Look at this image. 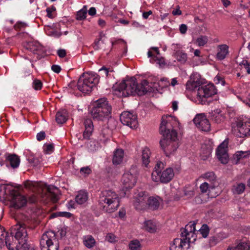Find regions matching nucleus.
Wrapping results in <instances>:
<instances>
[{
  "label": "nucleus",
  "mask_w": 250,
  "mask_h": 250,
  "mask_svg": "<svg viewBox=\"0 0 250 250\" xmlns=\"http://www.w3.org/2000/svg\"><path fill=\"white\" fill-rule=\"evenodd\" d=\"M24 187L30 190H34L37 186V184L33 181H26L24 182Z\"/></svg>",
  "instance_id": "49530a36"
},
{
  "label": "nucleus",
  "mask_w": 250,
  "mask_h": 250,
  "mask_svg": "<svg viewBox=\"0 0 250 250\" xmlns=\"http://www.w3.org/2000/svg\"><path fill=\"white\" fill-rule=\"evenodd\" d=\"M218 48L216 58L220 61L225 59L229 53V46L227 44H221L218 46Z\"/></svg>",
  "instance_id": "412c9836"
},
{
  "label": "nucleus",
  "mask_w": 250,
  "mask_h": 250,
  "mask_svg": "<svg viewBox=\"0 0 250 250\" xmlns=\"http://www.w3.org/2000/svg\"><path fill=\"white\" fill-rule=\"evenodd\" d=\"M57 55L60 58H63L65 57L66 55V50L63 49H59L57 51Z\"/></svg>",
  "instance_id": "bf43d9fd"
},
{
  "label": "nucleus",
  "mask_w": 250,
  "mask_h": 250,
  "mask_svg": "<svg viewBox=\"0 0 250 250\" xmlns=\"http://www.w3.org/2000/svg\"><path fill=\"white\" fill-rule=\"evenodd\" d=\"M129 249L131 250H141V244L138 240H133L129 244Z\"/></svg>",
  "instance_id": "4c0bfd02"
},
{
  "label": "nucleus",
  "mask_w": 250,
  "mask_h": 250,
  "mask_svg": "<svg viewBox=\"0 0 250 250\" xmlns=\"http://www.w3.org/2000/svg\"><path fill=\"white\" fill-rule=\"evenodd\" d=\"M199 77V75H191L186 83V89L191 91L198 88L197 95L199 101L202 104L208 105L211 102L209 98L217 93V89L212 83L202 85Z\"/></svg>",
  "instance_id": "7ed1b4c3"
},
{
  "label": "nucleus",
  "mask_w": 250,
  "mask_h": 250,
  "mask_svg": "<svg viewBox=\"0 0 250 250\" xmlns=\"http://www.w3.org/2000/svg\"><path fill=\"white\" fill-rule=\"evenodd\" d=\"M45 133L44 131H41L39 133H37L36 136L37 140L39 141H41L44 139L45 137Z\"/></svg>",
  "instance_id": "13d9d810"
},
{
  "label": "nucleus",
  "mask_w": 250,
  "mask_h": 250,
  "mask_svg": "<svg viewBox=\"0 0 250 250\" xmlns=\"http://www.w3.org/2000/svg\"><path fill=\"white\" fill-rule=\"evenodd\" d=\"M44 31L46 33V34L48 36L54 37L55 38L60 37L62 34L57 31L54 28V25H46L44 26Z\"/></svg>",
  "instance_id": "a878e982"
},
{
  "label": "nucleus",
  "mask_w": 250,
  "mask_h": 250,
  "mask_svg": "<svg viewBox=\"0 0 250 250\" xmlns=\"http://www.w3.org/2000/svg\"><path fill=\"white\" fill-rule=\"evenodd\" d=\"M139 171L136 166H132L128 171L124 173L122 181L126 189L132 188L135 185Z\"/></svg>",
  "instance_id": "ddd939ff"
},
{
  "label": "nucleus",
  "mask_w": 250,
  "mask_h": 250,
  "mask_svg": "<svg viewBox=\"0 0 250 250\" xmlns=\"http://www.w3.org/2000/svg\"><path fill=\"white\" fill-rule=\"evenodd\" d=\"M236 126L239 134L237 135L240 137H248L250 136V122H244L238 121Z\"/></svg>",
  "instance_id": "a211bd4d"
},
{
  "label": "nucleus",
  "mask_w": 250,
  "mask_h": 250,
  "mask_svg": "<svg viewBox=\"0 0 250 250\" xmlns=\"http://www.w3.org/2000/svg\"><path fill=\"white\" fill-rule=\"evenodd\" d=\"M88 199V194L84 191H80L75 197L76 202L78 204L82 205L84 204Z\"/></svg>",
  "instance_id": "bb28decb"
},
{
  "label": "nucleus",
  "mask_w": 250,
  "mask_h": 250,
  "mask_svg": "<svg viewBox=\"0 0 250 250\" xmlns=\"http://www.w3.org/2000/svg\"><path fill=\"white\" fill-rule=\"evenodd\" d=\"M100 76L95 73L82 75L77 82V89L84 94H89L99 82Z\"/></svg>",
  "instance_id": "1a4fd4ad"
},
{
  "label": "nucleus",
  "mask_w": 250,
  "mask_h": 250,
  "mask_svg": "<svg viewBox=\"0 0 250 250\" xmlns=\"http://www.w3.org/2000/svg\"><path fill=\"white\" fill-rule=\"evenodd\" d=\"M32 86L36 90H40L42 87V83L39 79H35L33 82Z\"/></svg>",
  "instance_id": "a18cd8bd"
},
{
  "label": "nucleus",
  "mask_w": 250,
  "mask_h": 250,
  "mask_svg": "<svg viewBox=\"0 0 250 250\" xmlns=\"http://www.w3.org/2000/svg\"><path fill=\"white\" fill-rule=\"evenodd\" d=\"M27 25L25 23L18 21L14 25V29L17 31H21L25 29Z\"/></svg>",
  "instance_id": "09e8293b"
},
{
  "label": "nucleus",
  "mask_w": 250,
  "mask_h": 250,
  "mask_svg": "<svg viewBox=\"0 0 250 250\" xmlns=\"http://www.w3.org/2000/svg\"><path fill=\"white\" fill-rule=\"evenodd\" d=\"M82 239L83 245L88 249H93L96 245V240L91 235H84Z\"/></svg>",
  "instance_id": "5701e85b"
},
{
  "label": "nucleus",
  "mask_w": 250,
  "mask_h": 250,
  "mask_svg": "<svg viewBox=\"0 0 250 250\" xmlns=\"http://www.w3.org/2000/svg\"><path fill=\"white\" fill-rule=\"evenodd\" d=\"M87 10L84 6L83 9L77 12L76 19L79 21H82L85 19L86 17Z\"/></svg>",
  "instance_id": "58836bf2"
},
{
  "label": "nucleus",
  "mask_w": 250,
  "mask_h": 250,
  "mask_svg": "<svg viewBox=\"0 0 250 250\" xmlns=\"http://www.w3.org/2000/svg\"><path fill=\"white\" fill-rule=\"evenodd\" d=\"M165 165L162 162H158L152 173V180L155 182L160 181L162 183H167L173 178L174 173L171 167L167 168L163 171Z\"/></svg>",
  "instance_id": "9d476101"
},
{
  "label": "nucleus",
  "mask_w": 250,
  "mask_h": 250,
  "mask_svg": "<svg viewBox=\"0 0 250 250\" xmlns=\"http://www.w3.org/2000/svg\"><path fill=\"white\" fill-rule=\"evenodd\" d=\"M83 125H84V130L83 132L82 140H89L94 129V125L91 119L89 118L85 119Z\"/></svg>",
  "instance_id": "6ab92c4d"
},
{
  "label": "nucleus",
  "mask_w": 250,
  "mask_h": 250,
  "mask_svg": "<svg viewBox=\"0 0 250 250\" xmlns=\"http://www.w3.org/2000/svg\"><path fill=\"white\" fill-rule=\"evenodd\" d=\"M68 119V115L65 110H62L57 112L56 115V121L59 124H63L65 123Z\"/></svg>",
  "instance_id": "b1692460"
},
{
  "label": "nucleus",
  "mask_w": 250,
  "mask_h": 250,
  "mask_svg": "<svg viewBox=\"0 0 250 250\" xmlns=\"http://www.w3.org/2000/svg\"><path fill=\"white\" fill-rule=\"evenodd\" d=\"M51 69L53 72L56 73H59L60 72L62 69L60 65L53 64L51 66Z\"/></svg>",
  "instance_id": "052dcab7"
},
{
  "label": "nucleus",
  "mask_w": 250,
  "mask_h": 250,
  "mask_svg": "<svg viewBox=\"0 0 250 250\" xmlns=\"http://www.w3.org/2000/svg\"><path fill=\"white\" fill-rule=\"evenodd\" d=\"M250 245L248 243L245 242H241L235 247H229L227 250H250Z\"/></svg>",
  "instance_id": "2f4dec72"
},
{
  "label": "nucleus",
  "mask_w": 250,
  "mask_h": 250,
  "mask_svg": "<svg viewBox=\"0 0 250 250\" xmlns=\"http://www.w3.org/2000/svg\"><path fill=\"white\" fill-rule=\"evenodd\" d=\"M41 250H58L59 243L56 235L53 231H47L40 240Z\"/></svg>",
  "instance_id": "f8f14e48"
},
{
  "label": "nucleus",
  "mask_w": 250,
  "mask_h": 250,
  "mask_svg": "<svg viewBox=\"0 0 250 250\" xmlns=\"http://www.w3.org/2000/svg\"><path fill=\"white\" fill-rule=\"evenodd\" d=\"M240 65L242 69H245L248 74H250V62L247 60H243L240 63Z\"/></svg>",
  "instance_id": "37998d69"
},
{
  "label": "nucleus",
  "mask_w": 250,
  "mask_h": 250,
  "mask_svg": "<svg viewBox=\"0 0 250 250\" xmlns=\"http://www.w3.org/2000/svg\"><path fill=\"white\" fill-rule=\"evenodd\" d=\"M43 149L46 153L50 154L53 152L54 148L52 144H45L43 146Z\"/></svg>",
  "instance_id": "3c124183"
},
{
  "label": "nucleus",
  "mask_w": 250,
  "mask_h": 250,
  "mask_svg": "<svg viewBox=\"0 0 250 250\" xmlns=\"http://www.w3.org/2000/svg\"><path fill=\"white\" fill-rule=\"evenodd\" d=\"M73 215L72 214H71L70 212H66V211H59V212H53L51 213L49 217H48V219H53L56 217H65V218H70Z\"/></svg>",
  "instance_id": "473e14b6"
},
{
  "label": "nucleus",
  "mask_w": 250,
  "mask_h": 250,
  "mask_svg": "<svg viewBox=\"0 0 250 250\" xmlns=\"http://www.w3.org/2000/svg\"><path fill=\"white\" fill-rule=\"evenodd\" d=\"M202 177L210 182L211 185L214 184V182L216 181V176L214 172L212 171L207 172L204 173L202 175Z\"/></svg>",
  "instance_id": "c9c22d12"
},
{
  "label": "nucleus",
  "mask_w": 250,
  "mask_h": 250,
  "mask_svg": "<svg viewBox=\"0 0 250 250\" xmlns=\"http://www.w3.org/2000/svg\"><path fill=\"white\" fill-rule=\"evenodd\" d=\"M228 146V141L225 140L218 146L216 152L218 160L224 164L228 163L229 161Z\"/></svg>",
  "instance_id": "f3484780"
},
{
  "label": "nucleus",
  "mask_w": 250,
  "mask_h": 250,
  "mask_svg": "<svg viewBox=\"0 0 250 250\" xmlns=\"http://www.w3.org/2000/svg\"><path fill=\"white\" fill-rule=\"evenodd\" d=\"M27 239L26 225L17 224L12 229L11 232L6 237L4 245L8 250H19L20 248L28 250L29 245L27 244Z\"/></svg>",
  "instance_id": "f03ea898"
},
{
  "label": "nucleus",
  "mask_w": 250,
  "mask_h": 250,
  "mask_svg": "<svg viewBox=\"0 0 250 250\" xmlns=\"http://www.w3.org/2000/svg\"><path fill=\"white\" fill-rule=\"evenodd\" d=\"M149 51H151L153 54L155 55H159L160 54V51L159 50V48L157 47H152L150 48V49Z\"/></svg>",
  "instance_id": "774afa93"
},
{
  "label": "nucleus",
  "mask_w": 250,
  "mask_h": 250,
  "mask_svg": "<svg viewBox=\"0 0 250 250\" xmlns=\"http://www.w3.org/2000/svg\"><path fill=\"white\" fill-rule=\"evenodd\" d=\"M23 47L25 50L38 55V59H40L45 55V51L44 47L37 41H33L24 42Z\"/></svg>",
  "instance_id": "4468645a"
},
{
  "label": "nucleus",
  "mask_w": 250,
  "mask_h": 250,
  "mask_svg": "<svg viewBox=\"0 0 250 250\" xmlns=\"http://www.w3.org/2000/svg\"><path fill=\"white\" fill-rule=\"evenodd\" d=\"M174 57L181 63H185L187 61V55L183 50H177L174 54Z\"/></svg>",
  "instance_id": "cd10ccee"
},
{
  "label": "nucleus",
  "mask_w": 250,
  "mask_h": 250,
  "mask_svg": "<svg viewBox=\"0 0 250 250\" xmlns=\"http://www.w3.org/2000/svg\"><path fill=\"white\" fill-rule=\"evenodd\" d=\"M112 107L107 99L101 98L93 104L90 111L91 116L94 121H104L111 117Z\"/></svg>",
  "instance_id": "423d86ee"
},
{
  "label": "nucleus",
  "mask_w": 250,
  "mask_h": 250,
  "mask_svg": "<svg viewBox=\"0 0 250 250\" xmlns=\"http://www.w3.org/2000/svg\"><path fill=\"white\" fill-rule=\"evenodd\" d=\"M149 83L146 80H144L138 84L136 80L131 77L126 80H123L119 83H116L113 86L114 90L122 92L123 96L127 97L129 95L136 94L141 96L145 95L148 91Z\"/></svg>",
  "instance_id": "20e7f679"
},
{
  "label": "nucleus",
  "mask_w": 250,
  "mask_h": 250,
  "mask_svg": "<svg viewBox=\"0 0 250 250\" xmlns=\"http://www.w3.org/2000/svg\"><path fill=\"white\" fill-rule=\"evenodd\" d=\"M101 40V38H100L99 39H97L95 40L93 44V47L94 49L95 50H98L100 48V41Z\"/></svg>",
  "instance_id": "6e6d98bb"
},
{
  "label": "nucleus",
  "mask_w": 250,
  "mask_h": 250,
  "mask_svg": "<svg viewBox=\"0 0 250 250\" xmlns=\"http://www.w3.org/2000/svg\"><path fill=\"white\" fill-rule=\"evenodd\" d=\"M215 186V184L209 185L207 182H204L202 183L200 186V191L202 193H207V195H208L209 197V195L208 192L210 191V189L214 188Z\"/></svg>",
  "instance_id": "c756f323"
},
{
  "label": "nucleus",
  "mask_w": 250,
  "mask_h": 250,
  "mask_svg": "<svg viewBox=\"0 0 250 250\" xmlns=\"http://www.w3.org/2000/svg\"><path fill=\"white\" fill-rule=\"evenodd\" d=\"M250 155V151H238L235 153V156L237 160H240L242 158H247Z\"/></svg>",
  "instance_id": "a19ab883"
},
{
  "label": "nucleus",
  "mask_w": 250,
  "mask_h": 250,
  "mask_svg": "<svg viewBox=\"0 0 250 250\" xmlns=\"http://www.w3.org/2000/svg\"><path fill=\"white\" fill-rule=\"evenodd\" d=\"M105 239L110 243H114L117 241V238L114 234L111 233L107 234Z\"/></svg>",
  "instance_id": "8fccbe9b"
},
{
  "label": "nucleus",
  "mask_w": 250,
  "mask_h": 250,
  "mask_svg": "<svg viewBox=\"0 0 250 250\" xmlns=\"http://www.w3.org/2000/svg\"><path fill=\"white\" fill-rule=\"evenodd\" d=\"M193 121L197 127L201 130L205 132L210 130V125L205 113L197 114Z\"/></svg>",
  "instance_id": "dca6fc26"
},
{
  "label": "nucleus",
  "mask_w": 250,
  "mask_h": 250,
  "mask_svg": "<svg viewBox=\"0 0 250 250\" xmlns=\"http://www.w3.org/2000/svg\"><path fill=\"white\" fill-rule=\"evenodd\" d=\"M199 231L204 238H206L209 233V227L207 225L203 224Z\"/></svg>",
  "instance_id": "79ce46f5"
},
{
  "label": "nucleus",
  "mask_w": 250,
  "mask_h": 250,
  "mask_svg": "<svg viewBox=\"0 0 250 250\" xmlns=\"http://www.w3.org/2000/svg\"><path fill=\"white\" fill-rule=\"evenodd\" d=\"M99 202L103 210L108 213L114 212L120 205L119 196L112 190L102 191L100 194Z\"/></svg>",
  "instance_id": "0eeeda50"
},
{
  "label": "nucleus",
  "mask_w": 250,
  "mask_h": 250,
  "mask_svg": "<svg viewBox=\"0 0 250 250\" xmlns=\"http://www.w3.org/2000/svg\"><path fill=\"white\" fill-rule=\"evenodd\" d=\"M214 82L216 84L220 83L222 85L224 86L226 83V82L224 79L220 76L217 75L214 79Z\"/></svg>",
  "instance_id": "864d4df0"
},
{
  "label": "nucleus",
  "mask_w": 250,
  "mask_h": 250,
  "mask_svg": "<svg viewBox=\"0 0 250 250\" xmlns=\"http://www.w3.org/2000/svg\"><path fill=\"white\" fill-rule=\"evenodd\" d=\"M196 223L189 222L184 229H181V235L182 238H177L173 240L170 246V250H185L187 249L189 246L190 240L193 237L195 232Z\"/></svg>",
  "instance_id": "39448f33"
},
{
  "label": "nucleus",
  "mask_w": 250,
  "mask_h": 250,
  "mask_svg": "<svg viewBox=\"0 0 250 250\" xmlns=\"http://www.w3.org/2000/svg\"><path fill=\"white\" fill-rule=\"evenodd\" d=\"M150 149L148 147H146L142 151V160L143 165L146 167H148L150 163Z\"/></svg>",
  "instance_id": "393cba45"
},
{
  "label": "nucleus",
  "mask_w": 250,
  "mask_h": 250,
  "mask_svg": "<svg viewBox=\"0 0 250 250\" xmlns=\"http://www.w3.org/2000/svg\"><path fill=\"white\" fill-rule=\"evenodd\" d=\"M111 43L113 47L116 45H119L122 47L124 45V43L126 42L123 39H119L115 41H112Z\"/></svg>",
  "instance_id": "5fc2aeb1"
},
{
  "label": "nucleus",
  "mask_w": 250,
  "mask_h": 250,
  "mask_svg": "<svg viewBox=\"0 0 250 250\" xmlns=\"http://www.w3.org/2000/svg\"><path fill=\"white\" fill-rule=\"evenodd\" d=\"M184 194L188 198H190L192 197L194 195V192L192 190H188L185 189L184 191Z\"/></svg>",
  "instance_id": "0e129e2a"
},
{
  "label": "nucleus",
  "mask_w": 250,
  "mask_h": 250,
  "mask_svg": "<svg viewBox=\"0 0 250 250\" xmlns=\"http://www.w3.org/2000/svg\"><path fill=\"white\" fill-rule=\"evenodd\" d=\"M147 55L148 58H151L152 59L154 60L157 63L159 64L160 66L163 67L166 64L164 58H159L157 56H155L151 51H148L147 52Z\"/></svg>",
  "instance_id": "c85d7f7f"
},
{
  "label": "nucleus",
  "mask_w": 250,
  "mask_h": 250,
  "mask_svg": "<svg viewBox=\"0 0 250 250\" xmlns=\"http://www.w3.org/2000/svg\"><path fill=\"white\" fill-rule=\"evenodd\" d=\"M80 172L82 175H83L84 176H87L91 173L92 170L89 166H87L81 167L80 170Z\"/></svg>",
  "instance_id": "de8ad7c7"
},
{
  "label": "nucleus",
  "mask_w": 250,
  "mask_h": 250,
  "mask_svg": "<svg viewBox=\"0 0 250 250\" xmlns=\"http://www.w3.org/2000/svg\"><path fill=\"white\" fill-rule=\"evenodd\" d=\"M120 121L123 124L131 128H136L138 125L136 115L129 111H124L121 114Z\"/></svg>",
  "instance_id": "2eb2a0df"
},
{
  "label": "nucleus",
  "mask_w": 250,
  "mask_h": 250,
  "mask_svg": "<svg viewBox=\"0 0 250 250\" xmlns=\"http://www.w3.org/2000/svg\"><path fill=\"white\" fill-rule=\"evenodd\" d=\"M48 196L50 198L51 201L53 203H56L58 201V195L54 192L51 191L49 188H47Z\"/></svg>",
  "instance_id": "c03bdc74"
},
{
  "label": "nucleus",
  "mask_w": 250,
  "mask_h": 250,
  "mask_svg": "<svg viewBox=\"0 0 250 250\" xmlns=\"http://www.w3.org/2000/svg\"><path fill=\"white\" fill-rule=\"evenodd\" d=\"M161 199L157 197H149L147 198L144 192H140L135 197L134 200V206L136 210H140L146 208L155 210L158 208Z\"/></svg>",
  "instance_id": "6e6552de"
},
{
  "label": "nucleus",
  "mask_w": 250,
  "mask_h": 250,
  "mask_svg": "<svg viewBox=\"0 0 250 250\" xmlns=\"http://www.w3.org/2000/svg\"><path fill=\"white\" fill-rule=\"evenodd\" d=\"M124 156V150L122 149H117L114 152L112 158L113 164L118 165L122 163Z\"/></svg>",
  "instance_id": "4be33fe9"
},
{
  "label": "nucleus",
  "mask_w": 250,
  "mask_h": 250,
  "mask_svg": "<svg viewBox=\"0 0 250 250\" xmlns=\"http://www.w3.org/2000/svg\"><path fill=\"white\" fill-rule=\"evenodd\" d=\"M66 234V228H62L59 229L57 232V235L60 236L61 238H63L65 236Z\"/></svg>",
  "instance_id": "4d7b16f0"
},
{
  "label": "nucleus",
  "mask_w": 250,
  "mask_h": 250,
  "mask_svg": "<svg viewBox=\"0 0 250 250\" xmlns=\"http://www.w3.org/2000/svg\"><path fill=\"white\" fill-rule=\"evenodd\" d=\"M144 224L145 227L148 231L152 233L156 231V225L153 220H146Z\"/></svg>",
  "instance_id": "7c9ffc66"
},
{
  "label": "nucleus",
  "mask_w": 250,
  "mask_h": 250,
  "mask_svg": "<svg viewBox=\"0 0 250 250\" xmlns=\"http://www.w3.org/2000/svg\"><path fill=\"white\" fill-rule=\"evenodd\" d=\"M113 71L112 68H108L105 66L102 67L101 69L99 70V72L100 74L102 76V77H108L109 75V73Z\"/></svg>",
  "instance_id": "ea45409f"
},
{
  "label": "nucleus",
  "mask_w": 250,
  "mask_h": 250,
  "mask_svg": "<svg viewBox=\"0 0 250 250\" xmlns=\"http://www.w3.org/2000/svg\"><path fill=\"white\" fill-rule=\"evenodd\" d=\"M188 29L187 26L185 24H182L180 26L179 30L181 34H185Z\"/></svg>",
  "instance_id": "338daca9"
},
{
  "label": "nucleus",
  "mask_w": 250,
  "mask_h": 250,
  "mask_svg": "<svg viewBox=\"0 0 250 250\" xmlns=\"http://www.w3.org/2000/svg\"><path fill=\"white\" fill-rule=\"evenodd\" d=\"M76 205V201H74L73 200H70L66 204L67 207L69 208H75Z\"/></svg>",
  "instance_id": "e2e57ef3"
},
{
  "label": "nucleus",
  "mask_w": 250,
  "mask_h": 250,
  "mask_svg": "<svg viewBox=\"0 0 250 250\" xmlns=\"http://www.w3.org/2000/svg\"><path fill=\"white\" fill-rule=\"evenodd\" d=\"M208 38L205 35H201L198 37L195 41V43L199 47L204 46L208 42Z\"/></svg>",
  "instance_id": "72a5a7b5"
},
{
  "label": "nucleus",
  "mask_w": 250,
  "mask_h": 250,
  "mask_svg": "<svg viewBox=\"0 0 250 250\" xmlns=\"http://www.w3.org/2000/svg\"><path fill=\"white\" fill-rule=\"evenodd\" d=\"M29 162L32 164L33 166H37L39 164L40 161L37 158H33L29 159Z\"/></svg>",
  "instance_id": "69168bd1"
},
{
  "label": "nucleus",
  "mask_w": 250,
  "mask_h": 250,
  "mask_svg": "<svg viewBox=\"0 0 250 250\" xmlns=\"http://www.w3.org/2000/svg\"><path fill=\"white\" fill-rule=\"evenodd\" d=\"M56 8L55 7L52 6L51 8H47L46 10L47 12V16L48 17L50 18H53V16L52 14V12L54 11H55Z\"/></svg>",
  "instance_id": "680f3d73"
},
{
  "label": "nucleus",
  "mask_w": 250,
  "mask_h": 250,
  "mask_svg": "<svg viewBox=\"0 0 250 250\" xmlns=\"http://www.w3.org/2000/svg\"><path fill=\"white\" fill-rule=\"evenodd\" d=\"M5 160L7 165L9 164L13 168L18 167L20 163V157L15 154L6 153Z\"/></svg>",
  "instance_id": "aec40b11"
},
{
  "label": "nucleus",
  "mask_w": 250,
  "mask_h": 250,
  "mask_svg": "<svg viewBox=\"0 0 250 250\" xmlns=\"http://www.w3.org/2000/svg\"><path fill=\"white\" fill-rule=\"evenodd\" d=\"M9 233L6 231L5 229L0 225V247L4 246V241Z\"/></svg>",
  "instance_id": "e433bc0d"
},
{
  "label": "nucleus",
  "mask_w": 250,
  "mask_h": 250,
  "mask_svg": "<svg viewBox=\"0 0 250 250\" xmlns=\"http://www.w3.org/2000/svg\"><path fill=\"white\" fill-rule=\"evenodd\" d=\"M9 199L11 201L13 207L16 208H19L25 206L27 202L31 204H35L38 201V197L35 194L29 196L28 199L21 194L19 192L14 189H9Z\"/></svg>",
  "instance_id": "9b49d317"
},
{
  "label": "nucleus",
  "mask_w": 250,
  "mask_h": 250,
  "mask_svg": "<svg viewBox=\"0 0 250 250\" xmlns=\"http://www.w3.org/2000/svg\"><path fill=\"white\" fill-rule=\"evenodd\" d=\"M245 189V185L239 183L233 186L232 190L234 194H241Z\"/></svg>",
  "instance_id": "f704fd0d"
},
{
  "label": "nucleus",
  "mask_w": 250,
  "mask_h": 250,
  "mask_svg": "<svg viewBox=\"0 0 250 250\" xmlns=\"http://www.w3.org/2000/svg\"><path fill=\"white\" fill-rule=\"evenodd\" d=\"M68 92L72 93L75 89H77V83L75 81H72L68 84Z\"/></svg>",
  "instance_id": "603ef678"
},
{
  "label": "nucleus",
  "mask_w": 250,
  "mask_h": 250,
  "mask_svg": "<svg viewBox=\"0 0 250 250\" xmlns=\"http://www.w3.org/2000/svg\"><path fill=\"white\" fill-rule=\"evenodd\" d=\"M161 120L159 131L163 138L160 140V145L166 156L170 157L179 146L177 130L180 128V123L176 117L171 115H164Z\"/></svg>",
  "instance_id": "f257e3e1"
}]
</instances>
